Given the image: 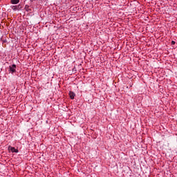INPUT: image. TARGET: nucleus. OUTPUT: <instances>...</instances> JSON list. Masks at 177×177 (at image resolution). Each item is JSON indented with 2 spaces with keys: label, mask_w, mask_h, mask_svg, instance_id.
<instances>
[{
  "label": "nucleus",
  "mask_w": 177,
  "mask_h": 177,
  "mask_svg": "<svg viewBox=\"0 0 177 177\" xmlns=\"http://www.w3.org/2000/svg\"><path fill=\"white\" fill-rule=\"evenodd\" d=\"M9 71H10V73H16V64H12L11 66H9Z\"/></svg>",
  "instance_id": "nucleus-1"
},
{
  "label": "nucleus",
  "mask_w": 177,
  "mask_h": 177,
  "mask_svg": "<svg viewBox=\"0 0 177 177\" xmlns=\"http://www.w3.org/2000/svg\"><path fill=\"white\" fill-rule=\"evenodd\" d=\"M171 45H175V41H171Z\"/></svg>",
  "instance_id": "nucleus-5"
},
{
  "label": "nucleus",
  "mask_w": 177,
  "mask_h": 177,
  "mask_svg": "<svg viewBox=\"0 0 177 177\" xmlns=\"http://www.w3.org/2000/svg\"><path fill=\"white\" fill-rule=\"evenodd\" d=\"M19 2H20V0H11V3H12V5H17Z\"/></svg>",
  "instance_id": "nucleus-4"
},
{
  "label": "nucleus",
  "mask_w": 177,
  "mask_h": 177,
  "mask_svg": "<svg viewBox=\"0 0 177 177\" xmlns=\"http://www.w3.org/2000/svg\"><path fill=\"white\" fill-rule=\"evenodd\" d=\"M8 149L10 150V151H11L12 153H19V150L16 149L15 147H9Z\"/></svg>",
  "instance_id": "nucleus-2"
},
{
  "label": "nucleus",
  "mask_w": 177,
  "mask_h": 177,
  "mask_svg": "<svg viewBox=\"0 0 177 177\" xmlns=\"http://www.w3.org/2000/svg\"><path fill=\"white\" fill-rule=\"evenodd\" d=\"M69 96L71 99H74V97H75V93H74V92L73 91H70L69 92Z\"/></svg>",
  "instance_id": "nucleus-3"
}]
</instances>
